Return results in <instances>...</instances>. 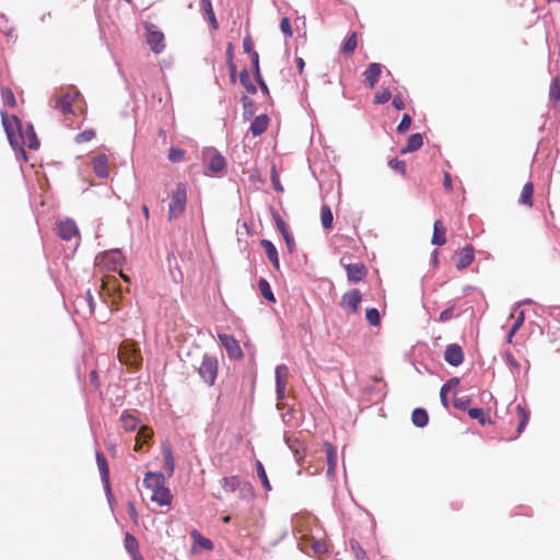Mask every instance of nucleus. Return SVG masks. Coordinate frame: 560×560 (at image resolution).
Masks as SVG:
<instances>
[{"mask_svg":"<svg viewBox=\"0 0 560 560\" xmlns=\"http://www.w3.org/2000/svg\"><path fill=\"white\" fill-rule=\"evenodd\" d=\"M0 114L4 132L10 145L16 153V158H22L23 161H26L27 155L24 149L26 141L24 139L21 120L15 115H8L4 110H1Z\"/></svg>","mask_w":560,"mask_h":560,"instance_id":"1","label":"nucleus"},{"mask_svg":"<svg viewBox=\"0 0 560 560\" xmlns=\"http://www.w3.org/2000/svg\"><path fill=\"white\" fill-rule=\"evenodd\" d=\"M187 202V188L185 184L178 183L175 190L172 192L171 201L168 203V221L178 218L186 208Z\"/></svg>","mask_w":560,"mask_h":560,"instance_id":"2","label":"nucleus"},{"mask_svg":"<svg viewBox=\"0 0 560 560\" xmlns=\"http://www.w3.org/2000/svg\"><path fill=\"white\" fill-rule=\"evenodd\" d=\"M218 369L219 365L217 358L209 353H205L202 355L200 366L198 368V374L203 383L208 386H212L214 385L218 376Z\"/></svg>","mask_w":560,"mask_h":560,"instance_id":"3","label":"nucleus"},{"mask_svg":"<svg viewBox=\"0 0 560 560\" xmlns=\"http://www.w3.org/2000/svg\"><path fill=\"white\" fill-rule=\"evenodd\" d=\"M218 338L231 360H237L243 357V351L238 345V341L232 335L218 334Z\"/></svg>","mask_w":560,"mask_h":560,"instance_id":"4","label":"nucleus"},{"mask_svg":"<svg viewBox=\"0 0 560 560\" xmlns=\"http://www.w3.org/2000/svg\"><path fill=\"white\" fill-rule=\"evenodd\" d=\"M361 300L362 295L360 290L352 289L342 295L340 306L343 310L355 313L358 311Z\"/></svg>","mask_w":560,"mask_h":560,"instance_id":"5","label":"nucleus"},{"mask_svg":"<svg viewBox=\"0 0 560 560\" xmlns=\"http://www.w3.org/2000/svg\"><path fill=\"white\" fill-rule=\"evenodd\" d=\"M444 360L452 366H458L464 361V352L459 345L451 343L444 352Z\"/></svg>","mask_w":560,"mask_h":560,"instance_id":"6","label":"nucleus"},{"mask_svg":"<svg viewBox=\"0 0 560 560\" xmlns=\"http://www.w3.org/2000/svg\"><path fill=\"white\" fill-rule=\"evenodd\" d=\"M57 230H58V235L65 241H70L74 236L79 235V229H78L75 222L71 219L61 221L58 224Z\"/></svg>","mask_w":560,"mask_h":560,"instance_id":"7","label":"nucleus"},{"mask_svg":"<svg viewBox=\"0 0 560 560\" xmlns=\"http://www.w3.org/2000/svg\"><path fill=\"white\" fill-rule=\"evenodd\" d=\"M382 73V66L376 62H372L363 72L364 81L369 88H374Z\"/></svg>","mask_w":560,"mask_h":560,"instance_id":"8","label":"nucleus"},{"mask_svg":"<svg viewBox=\"0 0 560 560\" xmlns=\"http://www.w3.org/2000/svg\"><path fill=\"white\" fill-rule=\"evenodd\" d=\"M143 485L147 489L154 491L165 485V476L162 472L149 471L144 475Z\"/></svg>","mask_w":560,"mask_h":560,"instance_id":"9","label":"nucleus"},{"mask_svg":"<svg viewBox=\"0 0 560 560\" xmlns=\"http://www.w3.org/2000/svg\"><path fill=\"white\" fill-rule=\"evenodd\" d=\"M147 43L155 54H160L165 47L164 34L160 31H149L147 35Z\"/></svg>","mask_w":560,"mask_h":560,"instance_id":"10","label":"nucleus"},{"mask_svg":"<svg viewBox=\"0 0 560 560\" xmlns=\"http://www.w3.org/2000/svg\"><path fill=\"white\" fill-rule=\"evenodd\" d=\"M151 500L161 506H166L172 503L173 494L171 490L164 486L152 491Z\"/></svg>","mask_w":560,"mask_h":560,"instance_id":"11","label":"nucleus"},{"mask_svg":"<svg viewBox=\"0 0 560 560\" xmlns=\"http://www.w3.org/2000/svg\"><path fill=\"white\" fill-rule=\"evenodd\" d=\"M79 93L78 91L72 95L70 92L59 96L56 100L55 107L59 109L63 115L72 113V101Z\"/></svg>","mask_w":560,"mask_h":560,"instance_id":"12","label":"nucleus"},{"mask_svg":"<svg viewBox=\"0 0 560 560\" xmlns=\"http://www.w3.org/2000/svg\"><path fill=\"white\" fill-rule=\"evenodd\" d=\"M347 277L350 282L357 283L365 276V268L362 264L346 265Z\"/></svg>","mask_w":560,"mask_h":560,"instance_id":"13","label":"nucleus"},{"mask_svg":"<svg viewBox=\"0 0 560 560\" xmlns=\"http://www.w3.org/2000/svg\"><path fill=\"white\" fill-rule=\"evenodd\" d=\"M475 258V249L471 245H466L459 253V258L456 262L457 269L467 268Z\"/></svg>","mask_w":560,"mask_h":560,"instance_id":"14","label":"nucleus"},{"mask_svg":"<svg viewBox=\"0 0 560 560\" xmlns=\"http://www.w3.org/2000/svg\"><path fill=\"white\" fill-rule=\"evenodd\" d=\"M269 122V118L267 115L262 114L256 116L250 124L249 130L254 137L260 136L267 130Z\"/></svg>","mask_w":560,"mask_h":560,"instance_id":"15","label":"nucleus"},{"mask_svg":"<svg viewBox=\"0 0 560 560\" xmlns=\"http://www.w3.org/2000/svg\"><path fill=\"white\" fill-rule=\"evenodd\" d=\"M93 170L100 178L108 176L107 156L105 154H98L93 159Z\"/></svg>","mask_w":560,"mask_h":560,"instance_id":"16","label":"nucleus"},{"mask_svg":"<svg viewBox=\"0 0 560 560\" xmlns=\"http://www.w3.org/2000/svg\"><path fill=\"white\" fill-rule=\"evenodd\" d=\"M422 144H423L422 135L419 133V132L412 133L408 138L406 145L404 148H401L400 153L401 154H407V153H410V152H415L418 149H420Z\"/></svg>","mask_w":560,"mask_h":560,"instance_id":"17","label":"nucleus"},{"mask_svg":"<svg viewBox=\"0 0 560 560\" xmlns=\"http://www.w3.org/2000/svg\"><path fill=\"white\" fill-rule=\"evenodd\" d=\"M261 246L264 247L266 255H267L269 261L272 264V266L276 269H279L280 262H279V257H278V250H277L276 246L273 245V243L269 240H262Z\"/></svg>","mask_w":560,"mask_h":560,"instance_id":"18","label":"nucleus"},{"mask_svg":"<svg viewBox=\"0 0 560 560\" xmlns=\"http://www.w3.org/2000/svg\"><path fill=\"white\" fill-rule=\"evenodd\" d=\"M226 166L225 158L219 153L218 151L213 150V153L208 162V168L213 173H219L223 171Z\"/></svg>","mask_w":560,"mask_h":560,"instance_id":"19","label":"nucleus"},{"mask_svg":"<svg viewBox=\"0 0 560 560\" xmlns=\"http://www.w3.org/2000/svg\"><path fill=\"white\" fill-rule=\"evenodd\" d=\"M446 230L440 220H436L433 225V235L431 243L433 245H444L446 243Z\"/></svg>","mask_w":560,"mask_h":560,"instance_id":"20","label":"nucleus"},{"mask_svg":"<svg viewBox=\"0 0 560 560\" xmlns=\"http://www.w3.org/2000/svg\"><path fill=\"white\" fill-rule=\"evenodd\" d=\"M244 479L240 476L224 477L221 480L222 488L228 492H234L242 487Z\"/></svg>","mask_w":560,"mask_h":560,"instance_id":"21","label":"nucleus"},{"mask_svg":"<svg viewBox=\"0 0 560 560\" xmlns=\"http://www.w3.org/2000/svg\"><path fill=\"white\" fill-rule=\"evenodd\" d=\"M411 421L417 428H424L429 422V416L424 408H416L411 415Z\"/></svg>","mask_w":560,"mask_h":560,"instance_id":"22","label":"nucleus"},{"mask_svg":"<svg viewBox=\"0 0 560 560\" xmlns=\"http://www.w3.org/2000/svg\"><path fill=\"white\" fill-rule=\"evenodd\" d=\"M200 9L207 15V18H208V20L210 22L211 27L213 30H217L219 25H218V21H217V18H215V14H214V11H213V8H212L211 0H200Z\"/></svg>","mask_w":560,"mask_h":560,"instance_id":"23","label":"nucleus"},{"mask_svg":"<svg viewBox=\"0 0 560 560\" xmlns=\"http://www.w3.org/2000/svg\"><path fill=\"white\" fill-rule=\"evenodd\" d=\"M164 466L168 477H172L175 469V460L173 457L172 448L168 445L163 447Z\"/></svg>","mask_w":560,"mask_h":560,"instance_id":"24","label":"nucleus"},{"mask_svg":"<svg viewBox=\"0 0 560 560\" xmlns=\"http://www.w3.org/2000/svg\"><path fill=\"white\" fill-rule=\"evenodd\" d=\"M120 422H121L122 428L127 432H131V431L136 430L139 421L137 418L131 416L127 410H125L120 415Z\"/></svg>","mask_w":560,"mask_h":560,"instance_id":"25","label":"nucleus"},{"mask_svg":"<svg viewBox=\"0 0 560 560\" xmlns=\"http://www.w3.org/2000/svg\"><path fill=\"white\" fill-rule=\"evenodd\" d=\"M533 194H534V185L528 182L523 186L520 202L526 206H533Z\"/></svg>","mask_w":560,"mask_h":560,"instance_id":"26","label":"nucleus"},{"mask_svg":"<svg viewBox=\"0 0 560 560\" xmlns=\"http://www.w3.org/2000/svg\"><path fill=\"white\" fill-rule=\"evenodd\" d=\"M152 436V431L147 427H141L137 433L135 450L139 451L144 443H147Z\"/></svg>","mask_w":560,"mask_h":560,"instance_id":"27","label":"nucleus"},{"mask_svg":"<svg viewBox=\"0 0 560 560\" xmlns=\"http://www.w3.org/2000/svg\"><path fill=\"white\" fill-rule=\"evenodd\" d=\"M240 82L249 94H255L257 92V89L252 82L249 72L246 68H244L240 73Z\"/></svg>","mask_w":560,"mask_h":560,"instance_id":"28","label":"nucleus"},{"mask_svg":"<svg viewBox=\"0 0 560 560\" xmlns=\"http://www.w3.org/2000/svg\"><path fill=\"white\" fill-rule=\"evenodd\" d=\"M320 220H322V225L325 229H330L332 226L334 215H332L331 209L328 205L322 206Z\"/></svg>","mask_w":560,"mask_h":560,"instance_id":"29","label":"nucleus"},{"mask_svg":"<svg viewBox=\"0 0 560 560\" xmlns=\"http://www.w3.org/2000/svg\"><path fill=\"white\" fill-rule=\"evenodd\" d=\"M258 288H259V291L261 293V295L269 302H275L276 301V298H275V294L271 290V287L269 284V282L261 278L259 279L258 281Z\"/></svg>","mask_w":560,"mask_h":560,"instance_id":"30","label":"nucleus"},{"mask_svg":"<svg viewBox=\"0 0 560 560\" xmlns=\"http://www.w3.org/2000/svg\"><path fill=\"white\" fill-rule=\"evenodd\" d=\"M96 463L100 469L101 479H106L109 476V468L104 454L100 451L96 452Z\"/></svg>","mask_w":560,"mask_h":560,"instance_id":"31","label":"nucleus"},{"mask_svg":"<svg viewBox=\"0 0 560 560\" xmlns=\"http://www.w3.org/2000/svg\"><path fill=\"white\" fill-rule=\"evenodd\" d=\"M24 137L26 138L27 145L30 149L37 150L39 148V141L31 124L27 125Z\"/></svg>","mask_w":560,"mask_h":560,"instance_id":"32","label":"nucleus"},{"mask_svg":"<svg viewBox=\"0 0 560 560\" xmlns=\"http://www.w3.org/2000/svg\"><path fill=\"white\" fill-rule=\"evenodd\" d=\"M350 549L357 560H368L365 550L361 547L358 540L351 538L349 540Z\"/></svg>","mask_w":560,"mask_h":560,"instance_id":"33","label":"nucleus"},{"mask_svg":"<svg viewBox=\"0 0 560 560\" xmlns=\"http://www.w3.org/2000/svg\"><path fill=\"white\" fill-rule=\"evenodd\" d=\"M191 537L194 538L195 542L198 544L202 549L211 550L213 548V542L210 539L203 537L197 529L191 532Z\"/></svg>","mask_w":560,"mask_h":560,"instance_id":"34","label":"nucleus"},{"mask_svg":"<svg viewBox=\"0 0 560 560\" xmlns=\"http://www.w3.org/2000/svg\"><path fill=\"white\" fill-rule=\"evenodd\" d=\"M516 411L520 420L517 425V433H521L529 421V412L526 411V409L521 405L516 406Z\"/></svg>","mask_w":560,"mask_h":560,"instance_id":"35","label":"nucleus"},{"mask_svg":"<svg viewBox=\"0 0 560 560\" xmlns=\"http://www.w3.org/2000/svg\"><path fill=\"white\" fill-rule=\"evenodd\" d=\"M104 258L108 260L114 267L120 266L124 261V256L119 249H114L104 254Z\"/></svg>","mask_w":560,"mask_h":560,"instance_id":"36","label":"nucleus"},{"mask_svg":"<svg viewBox=\"0 0 560 560\" xmlns=\"http://www.w3.org/2000/svg\"><path fill=\"white\" fill-rule=\"evenodd\" d=\"M124 545H125L126 550L130 555H136L138 552L139 544L133 535L126 533Z\"/></svg>","mask_w":560,"mask_h":560,"instance_id":"37","label":"nucleus"},{"mask_svg":"<svg viewBox=\"0 0 560 560\" xmlns=\"http://www.w3.org/2000/svg\"><path fill=\"white\" fill-rule=\"evenodd\" d=\"M289 376V369L285 364H279L275 370L276 384H285Z\"/></svg>","mask_w":560,"mask_h":560,"instance_id":"38","label":"nucleus"},{"mask_svg":"<svg viewBox=\"0 0 560 560\" xmlns=\"http://www.w3.org/2000/svg\"><path fill=\"white\" fill-rule=\"evenodd\" d=\"M325 448H326V455H327V467H329V466L336 467L337 466V453H336L335 446L331 443L326 442Z\"/></svg>","mask_w":560,"mask_h":560,"instance_id":"39","label":"nucleus"},{"mask_svg":"<svg viewBox=\"0 0 560 560\" xmlns=\"http://www.w3.org/2000/svg\"><path fill=\"white\" fill-rule=\"evenodd\" d=\"M237 491H238V497L242 500H250L254 497L253 487H252L250 482H248V481L244 480L242 483V487H240V489Z\"/></svg>","mask_w":560,"mask_h":560,"instance_id":"40","label":"nucleus"},{"mask_svg":"<svg viewBox=\"0 0 560 560\" xmlns=\"http://www.w3.org/2000/svg\"><path fill=\"white\" fill-rule=\"evenodd\" d=\"M287 443L291 451L293 452L295 460L300 463L304 458L305 454L303 445L298 441L291 443L290 440H288Z\"/></svg>","mask_w":560,"mask_h":560,"instance_id":"41","label":"nucleus"},{"mask_svg":"<svg viewBox=\"0 0 560 560\" xmlns=\"http://www.w3.org/2000/svg\"><path fill=\"white\" fill-rule=\"evenodd\" d=\"M256 470H257V476L260 479L264 488L268 491L271 490V486H270L269 479L267 477L265 467L259 460L256 462Z\"/></svg>","mask_w":560,"mask_h":560,"instance_id":"42","label":"nucleus"},{"mask_svg":"<svg viewBox=\"0 0 560 560\" xmlns=\"http://www.w3.org/2000/svg\"><path fill=\"white\" fill-rule=\"evenodd\" d=\"M1 98L7 106L14 107L16 104L15 96L10 88L1 89Z\"/></svg>","mask_w":560,"mask_h":560,"instance_id":"43","label":"nucleus"},{"mask_svg":"<svg viewBox=\"0 0 560 560\" xmlns=\"http://www.w3.org/2000/svg\"><path fill=\"white\" fill-rule=\"evenodd\" d=\"M549 98L553 102L560 101V82L558 78L551 81L549 88Z\"/></svg>","mask_w":560,"mask_h":560,"instance_id":"44","label":"nucleus"},{"mask_svg":"<svg viewBox=\"0 0 560 560\" xmlns=\"http://www.w3.org/2000/svg\"><path fill=\"white\" fill-rule=\"evenodd\" d=\"M185 159V151L179 148L172 147L168 151V160L173 163L182 162Z\"/></svg>","mask_w":560,"mask_h":560,"instance_id":"45","label":"nucleus"},{"mask_svg":"<svg viewBox=\"0 0 560 560\" xmlns=\"http://www.w3.org/2000/svg\"><path fill=\"white\" fill-rule=\"evenodd\" d=\"M365 318L372 326H377L381 322L380 312L375 307L366 310Z\"/></svg>","mask_w":560,"mask_h":560,"instance_id":"46","label":"nucleus"},{"mask_svg":"<svg viewBox=\"0 0 560 560\" xmlns=\"http://www.w3.org/2000/svg\"><path fill=\"white\" fill-rule=\"evenodd\" d=\"M388 165L392 170L395 172L405 175L406 174V163L402 160H399L397 158L390 159L388 162Z\"/></svg>","mask_w":560,"mask_h":560,"instance_id":"47","label":"nucleus"},{"mask_svg":"<svg viewBox=\"0 0 560 560\" xmlns=\"http://www.w3.org/2000/svg\"><path fill=\"white\" fill-rule=\"evenodd\" d=\"M241 101H242L243 110H244L243 115L245 118H249L254 114V110H253L254 102L250 97L245 96V95L242 97Z\"/></svg>","mask_w":560,"mask_h":560,"instance_id":"48","label":"nucleus"},{"mask_svg":"<svg viewBox=\"0 0 560 560\" xmlns=\"http://www.w3.org/2000/svg\"><path fill=\"white\" fill-rule=\"evenodd\" d=\"M469 405H470L469 397H455L453 399V406L457 410H463V411L467 410L468 411Z\"/></svg>","mask_w":560,"mask_h":560,"instance_id":"49","label":"nucleus"},{"mask_svg":"<svg viewBox=\"0 0 560 560\" xmlns=\"http://www.w3.org/2000/svg\"><path fill=\"white\" fill-rule=\"evenodd\" d=\"M468 415L470 418L478 420L481 424L487 422L486 415L482 408H470L468 409Z\"/></svg>","mask_w":560,"mask_h":560,"instance_id":"50","label":"nucleus"},{"mask_svg":"<svg viewBox=\"0 0 560 560\" xmlns=\"http://www.w3.org/2000/svg\"><path fill=\"white\" fill-rule=\"evenodd\" d=\"M357 47V35L355 33H352L343 43L342 45V51L348 54L352 52Z\"/></svg>","mask_w":560,"mask_h":560,"instance_id":"51","label":"nucleus"},{"mask_svg":"<svg viewBox=\"0 0 560 560\" xmlns=\"http://www.w3.org/2000/svg\"><path fill=\"white\" fill-rule=\"evenodd\" d=\"M392 97V93L389 90L385 89L381 92H377L375 95H374V104H385L387 103Z\"/></svg>","mask_w":560,"mask_h":560,"instance_id":"52","label":"nucleus"},{"mask_svg":"<svg viewBox=\"0 0 560 560\" xmlns=\"http://www.w3.org/2000/svg\"><path fill=\"white\" fill-rule=\"evenodd\" d=\"M411 122H412L411 116L409 114H404L400 122L397 126V131L399 133L406 132L410 128Z\"/></svg>","mask_w":560,"mask_h":560,"instance_id":"53","label":"nucleus"},{"mask_svg":"<svg viewBox=\"0 0 560 560\" xmlns=\"http://www.w3.org/2000/svg\"><path fill=\"white\" fill-rule=\"evenodd\" d=\"M94 136H95L94 130L88 129V130H84V131L78 133L75 137V141L78 143L88 142V141L92 140L94 138Z\"/></svg>","mask_w":560,"mask_h":560,"instance_id":"54","label":"nucleus"},{"mask_svg":"<svg viewBox=\"0 0 560 560\" xmlns=\"http://www.w3.org/2000/svg\"><path fill=\"white\" fill-rule=\"evenodd\" d=\"M0 31L8 37H11L13 33V28L8 25V19L2 13L0 14Z\"/></svg>","mask_w":560,"mask_h":560,"instance_id":"55","label":"nucleus"},{"mask_svg":"<svg viewBox=\"0 0 560 560\" xmlns=\"http://www.w3.org/2000/svg\"><path fill=\"white\" fill-rule=\"evenodd\" d=\"M312 550L317 555H324L328 551L326 544L320 540H315L312 542Z\"/></svg>","mask_w":560,"mask_h":560,"instance_id":"56","label":"nucleus"},{"mask_svg":"<svg viewBox=\"0 0 560 560\" xmlns=\"http://www.w3.org/2000/svg\"><path fill=\"white\" fill-rule=\"evenodd\" d=\"M280 28L285 36H288V37L292 36L293 32H292L291 24H290V21L288 18L281 19Z\"/></svg>","mask_w":560,"mask_h":560,"instance_id":"57","label":"nucleus"},{"mask_svg":"<svg viewBox=\"0 0 560 560\" xmlns=\"http://www.w3.org/2000/svg\"><path fill=\"white\" fill-rule=\"evenodd\" d=\"M250 59H252V65H253L254 77H259L260 78L259 55H258V52H252Z\"/></svg>","mask_w":560,"mask_h":560,"instance_id":"58","label":"nucleus"},{"mask_svg":"<svg viewBox=\"0 0 560 560\" xmlns=\"http://www.w3.org/2000/svg\"><path fill=\"white\" fill-rule=\"evenodd\" d=\"M454 316V306L447 307L440 313V322H447Z\"/></svg>","mask_w":560,"mask_h":560,"instance_id":"59","label":"nucleus"},{"mask_svg":"<svg viewBox=\"0 0 560 560\" xmlns=\"http://www.w3.org/2000/svg\"><path fill=\"white\" fill-rule=\"evenodd\" d=\"M393 106L397 110H402L405 108V102L402 100V96L400 94H396L393 98Z\"/></svg>","mask_w":560,"mask_h":560,"instance_id":"60","label":"nucleus"},{"mask_svg":"<svg viewBox=\"0 0 560 560\" xmlns=\"http://www.w3.org/2000/svg\"><path fill=\"white\" fill-rule=\"evenodd\" d=\"M285 384H276V396L277 400H283L285 398Z\"/></svg>","mask_w":560,"mask_h":560,"instance_id":"61","label":"nucleus"},{"mask_svg":"<svg viewBox=\"0 0 560 560\" xmlns=\"http://www.w3.org/2000/svg\"><path fill=\"white\" fill-rule=\"evenodd\" d=\"M447 389L444 388L443 386L441 387L440 389V399H441V404L443 405L444 408L448 409L450 407V404H448V399H447Z\"/></svg>","mask_w":560,"mask_h":560,"instance_id":"62","label":"nucleus"},{"mask_svg":"<svg viewBox=\"0 0 560 560\" xmlns=\"http://www.w3.org/2000/svg\"><path fill=\"white\" fill-rule=\"evenodd\" d=\"M524 319H525L524 312L523 311L518 312V314L515 318V322L512 325L514 327V330H518L521 328V326L524 323Z\"/></svg>","mask_w":560,"mask_h":560,"instance_id":"63","label":"nucleus"},{"mask_svg":"<svg viewBox=\"0 0 560 560\" xmlns=\"http://www.w3.org/2000/svg\"><path fill=\"white\" fill-rule=\"evenodd\" d=\"M443 187L446 190H452V188H453L452 176H451V174L448 172L444 173V176H443Z\"/></svg>","mask_w":560,"mask_h":560,"instance_id":"64","label":"nucleus"}]
</instances>
